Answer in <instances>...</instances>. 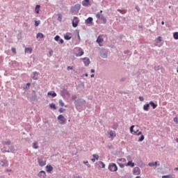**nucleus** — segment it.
<instances>
[{"label": "nucleus", "mask_w": 178, "mask_h": 178, "mask_svg": "<svg viewBox=\"0 0 178 178\" xmlns=\"http://www.w3.org/2000/svg\"><path fill=\"white\" fill-rule=\"evenodd\" d=\"M79 18L77 17H74L72 20V27H77L79 26Z\"/></svg>", "instance_id": "6"}, {"label": "nucleus", "mask_w": 178, "mask_h": 178, "mask_svg": "<svg viewBox=\"0 0 178 178\" xmlns=\"http://www.w3.org/2000/svg\"><path fill=\"white\" fill-rule=\"evenodd\" d=\"M143 110H145L146 112L149 111V104H146L143 106Z\"/></svg>", "instance_id": "22"}, {"label": "nucleus", "mask_w": 178, "mask_h": 178, "mask_svg": "<svg viewBox=\"0 0 178 178\" xmlns=\"http://www.w3.org/2000/svg\"><path fill=\"white\" fill-rule=\"evenodd\" d=\"M1 162V166L5 167V166H8V160L6 159H2L0 161Z\"/></svg>", "instance_id": "20"}, {"label": "nucleus", "mask_w": 178, "mask_h": 178, "mask_svg": "<svg viewBox=\"0 0 178 178\" xmlns=\"http://www.w3.org/2000/svg\"><path fill=\"white\" fill-rule=\"evenodd\" d=\"M100 56H101V58H103L104 59H106V58H108V54L104 51H101Z\"/></svg>", "instance_id": "14"}, {"label": "nucleus", "mask_w": 178, "mask_h": 178, "mask_svg": "<svg viewBox=\"0 0 178 178\" xmlns=\"http://www.w3.org/2000/svg\"><path fill=\"white\" fill-rule=\"evenodd\" d=\"M40 8H41V6L40 5H36L35 10L36 12V13L38 15V13H40Z\"/></svg>", "instance_id": "27"}, {"label": "nucleus", "mask_w": 178, "mask_h": 178, "mask_svg": "<svg viewBox=\"0 0 178 178\" xmlns=\"http://www.w3.org/2000/svg\"><path fill=\"white\" fill-rule=\"evenodd\" d=\"M149 105H150L153 109H156L157 106H158V104H155L154 102L152 101H150L149 103Z\"/></svg>", "instance_id": "18"}, {"label": "nucleus", "mask_w": 178, "mask_h": 178, "mask_svg": "<svg viewBox=\"0 0 178 178\" xmlns=\"http://www.w3.org/2000/svg\"><path fill=\"white\" fill-rule=\"evenodd\" d=\"M106 148H108V149H113V146L112 145H108L106 146Z\"/></svg>", "instance_id": "49"}, {"label": "nucleus", "mask_w": 178, "mask_h": 178, "mask_svg": "<svg viewBox=\"0 0 178 178\" xmlns=\"http://www.w3.org/2000/svg\"><path fill=\"white\" fill-rule=\"evenodd\" d=\"M83 60L85 66H90V64L91 63V61H90V58L85 57L83 58Z\"/></svg>", "instance_id": "8"}, {"label": "nucleus", "mask_w": 178, "mask_h": 178, "mask_svg": "<svg viewBox=\"0 0 178 178\" xmlns=\"http://www.w3.org/2000/svg\"><path fill=\"white\" fill-rule=\"evenodd\" d=\"M74 104L75 105L76 109L79 111L81 109V108H83V106L84 105V104H86V100H84L83 99H78L74 101Z\"/></svg>", "instance_id": "1"}, {"label": "nucleus", "mask_w": 178, "mask_h": 178, "mask_svg": "<svg viewBox=\"0 0 178 178\" xmlns=\"http://www.w3.org/2000/svg\"><path fill=\"white\" fill-rule=\"evenodd\" d=\"M59 44H63V42H65V41L63 40V39H59Z\"/></svg>", "instance_id": "58"}, {"label": "nucleus", "mask_w": 178, "mask_h": 178, "mask_svg": "<svg viewBox=\"0 0 178 178\" xmlns=\"http://www.w3.org/2000/svg\"><path fill=\"white\" fill-rule=\"evenodd\" d=\"M96 17H97V19H100L101 18V15H99V13H97V15H96Z\"/></svg>", "instance_id": "55"}, {"label": "nucleus", "mask_w": 178, "mask_h": 178, "mask_svg": "<svg viewBox=\"0 0 178 178\" xmlns=\"http://www.w3.org/2000/svg\"><path fill=\"white\" fill-rule=\"evenodd\" d=\"M118 165H119L120 168H124V164H123V163H118Z\"/></svg>", "instance_id": "57"}, {"label": "nucleus", "mask_w": 178, "mask_h": 178, "mask_svg": "<svg viewBox=\"0 0 178 178\" xmlns=\"http://www.w3.org/2000/svg\"><path fill=\"white\" fill-rule=\"evenodd\" d=\"M45 37L44 35H43L42 33H38L37 35H36V38H44Z\"/></svg>", "instance_id": "26"}, {"label": "nucleus", "mask_w": 178, "mask_h": 178, "mask_svg": "<svg viewBox=\"0 0 178 178\" xmlns=\"http://www.w3.org/2000/svg\"><path fill=\"white\" fill-rule=\"evenodd\" d=\"M129 51L128 50H126L124 51V54H128Z\"/></svg>", "instance_id": "63"}, {"label": "nucleus", "mask_w": 178, "mask_h": 178, "mask_svg": "<svg viewBox=\"0 0 178 178\" xmlns=\"http://www.w3.org/2000/svg\"><path fill=\"white\" fill-rule=\"evenodd\" d=\"M127 166H130L131 168H134V163H133L132 161H128Z\"/></svg>", "instance_id": "31"}, {"label": "nucleus", "mask_w": 178, "mask_h": 178, "mask_svg": "<svg viewBox=\"0 0 178 178\" xmlns=\"http://www.w3.org/2000/svg\"><path fill=\"white\" fill-rule=\"evenodd\" d=\"M93 20L94 19H92V17H89L87 18V19H86L85 23H86V24H92Z\"/></svg>", "instance_id": "13"}, {"label": "nucleus", "mask_w": 178, "mask_h": 178, "mask_svg": "<svg viewBox=\"0 0 178 178\" xmlns=\"http://www.w3.org/2000/svg\"><path fill=\"white\" fill-rule=\"evenodd\" d=\"M72 9L74 12H79L81 9V5L76 4L75 6L72 7Z\"/></svg>", "instance_id": "7"}, {"label": "nucleus", "mask_w": 178, "mask_h": 178, "mask_svg": "<svg viewBox=\"0 0 178 178\" xmlns=\"http://www.w3.org/2000/svg\"><path fill=\"white\" fill-rule=\"evenodd\" d=\"M38 163L39 166L42 168V167L45 166V165H47V161H44L43 156H40V157L38 158Z\"/></svg>", "instance_id": "3"}, {"label": "nucleus", "mask_w": 178, "mask_h": 178, "mask_svg": "<svg viewBox=\"0 0 178 178\" xmlns=\"http://www.w3.org/2000/svg\"><path fill=\"white\" fill-rule=\"evenodd\" d=\"M31 78L33 79V80H38V72H33L31 75Z\"/></svg>", "instance_id": "12"}, {"label": "nucleus", "mask_w": 178, "mask_h": 178, "mask_svg": "<svg viewBox=\"0 0 178 178\" xmlns=\"http://www.w3.org/2000/svg\"><path fill=\"white\" fill-rule=\"evenodd\" d=\"M100 19L103 21L104 24L106 23V18L104 15H102Z\"/></svg>", "instance_id": "36"}, {"label": "nucleus", "mask_w": 178, "mask_h": 178, "mask_svg": "<svg viewBox=\"0 0 178 178\" xmlns=\"http://www.w3.org/2000/svg\"><path fill=\"white\" fill-rule=\"evenodd\" d=\"M65 40H66L67 41H69L70 40H72V36H69L68 35H65L64 36Z\"/></svg>", "instance_id": "37"}, {"label": "nucleus", "mask_w": 178, "mask_h": 178, "mask_svg": "<svg viewBox=\"0 0 178 178\" xmlns=\"http://www.w3.org/2000/svg\"><path fill=\"white\" fill-rule=\"evenodd\" d=\"M4 144H6V145H10L11 142H10V140H8V141L4 142Z\"/></svg>", "instance_id": "52"}, {"label": "nucleus", "mask_w": 178, "mask_h": 178, "mask_svg": "<svg viewBox=\"0 0 178 178\" xmlns=\"http://www.w3.org/2000/svg\"><path fill=\"white\" fill-rule=\"evenodd\" d=\"M92 156L94 159H96V161H98V159H99V156H98L97 154H93Z\"/></svg>", "instance_id": "41"}, {"label": "nucleus", "mask_w": 178, "mask_h": 178, "mask_svg": "<svg viewBox=\"0 0 178 178\" xmlns=\"http://www.w3.org/2000/svg\"><path fill=\"white\" fill-rule=\"evenodd\" d=\"M74 178H83L81 176L79 175V176H75Z\"/></svg>", "instance_id": "62"}, {"label": "nucleus", "mask_w": 178, "mask_h": 178, "mask_svg": "<svg viewBox=\"0 0 178 178\" xmlns=\"http://www.w3.org/2000/svg\"><path fill=\"white\" fill-rule=\"evenodd\" d=\"M30 86H31V83H27L26 85V88H30Z\"/></svg>", "instance_id": "54"}, {"label": "nucleus", "mask_w": 178, "mask_h": 178, "mask_svg": "<svg viewBox=\"0 0 178 178\" xmlns=\"http://www.w3.org/2000/svg\"><path fill=\"white\" fill-rule=\"evenodd\" d=\"M91 161L92 162H95V159H92Z\"/></svg>", "instance_id": "64"}, {"label": "nucleus", "mask_w": 178, "mask_h": 178, "mask_svg": "<svg viewBox=\"0 0 178 178\" xmlns=\"http://www.w3.org/2000/svg\"><path fill=\"white\" fill-rule=\"evenodd\" d=\"M15 152V147L10 146L8 150L5 149L4 152Z\"/></svg>", "instance_id": "21"}, {"label": "nucleus", "mask_w": 178, "mask_h": 178, "mask_svg": "<svg viewBox=\"0 0 178 178\" xmlns=\"http://www.w3.org/2000/svg\"><path fill=\"white\" fill-rule=\"evenodd\" d=\"M134 134H136V136H141V134H143V132L140 131L138 129H136L134 131Z\"/></svg>", "instance_id": "25"}, {"label": "nucleus", "mask_w": 178, "mask_h": 178, "mask_svg": "<svg viewBox=\"0 0 178 178\" xmlns=\"http://www.w3.org/2000/svg\"><path fill=\"white\" fill-rule=\"evenodd\" d=\"M154 69L155 72H158V70H159V69H160V67L159 66H154Z\"/></svg>", "instance_id": "51"}, {"label": "nucleus", "mask_w": 178, "mask_h": 178, "mask_svg": "<svg viewBox=\"0 0 178 178\" xmlns=\"http://www.w3.org/2000/svg\"><path fill=\"white\" fill-rule=\"evenodd\" d=\"M57 119L60 121V124H66V118H65L63 115H59Z\"/></svg>", "instance_id": "4"}, {"label": "nucleus", "mask_w": 178, "mask_h": 178, "mask_svg": "<svg viewBox=\"0 0 178 178\" xmlns=\"http://www.w3.org/2000/svg\"><path fill=\"white\" fill-rule=\"evenodd\" d=\"M25 52H27V54H31V52H33V48L26 47L25 48Z\"/></svg>", "instance_id": "23"}, {"label": "nucleus", "mask_w": 178, "mask_h": 178, "mask_svg": "<svg viewBox=\"0 0 178 178\" xmlns=\"http://www.w3.org/2000/svg\"><path fill=\"white\" fill-rule=\"evenodd\" d=\"M38 176L39 177H41V178H45V177H47V173L45 172V171L41 170V171L38 173Z\"/></svg>", "instance_id": "11"}, {"label": "nucleus", "mask_w": 178, "mask_h": 178, "mask_svg": "<svg viewBox=\"0 0 178 178\" xmlns=\"http://www.w3.org/2000/svg\"><path fill=\"white\" fill-rule=\"evenodd\" d=\"M57 17H58L57 20H58V22H62V14H60V13L57 14Z\"/></svg>", "instance_id": "32"}, {"label": "nucleus", "mask_w": 178, "mask_h": 178, "mask_svg": "<svg viewBox=\"0 0 178 178\" xmlns=\"http://www.w3.org/2000/svg\"><path fill=\"white\" fill-rule=\"evenodd\" d=\"M173 38L175 40H178V32H175L173 33Z\"/></svg>", "instance_id": "38"}, {"label": "nucleus", "mask_w": 178, "mask_h": 178, "mask_svg": "<svg viewBox=\"0 0 178 178\" xmlns=\"http://www.w3.org/2000/svg\"><path fill=\"white\" fill-rule=\"evenodd\" d=\"M99 165H102V168L104 169L105 168V163L102 161H99Z\"/></svg>", "instance_id": "42"}, {"label": "nucleus", "mask_w": 178, "mask_h": 178, "mask_svg": "<svg viewBox=\"0 0 178 178\" xmlns=\"http://www.w3.org/2000/svg\"><path fill=\"white\" fill-rule=\"evenodd\" d=\"M77 98V96L76 95H72L71 97V101H74Z\"/></svg>", "instance_id": "44"}, {"label": "nucleus", "mask_w": 178, "mask_h": 178, "mask_svg": "<svg viewBox=\"0 0 178 178\" xmlns=\"http://www.w3.org/2000/svg\"><path fill=\"white\" fill-rule=\"evenodd\" d=\"M65 111H66V109H65L63 108H60L58 110V112H60V113H63V112H65Z\"/></svg>", "instance_id": "45"}, {"label": "nucleus", "mask_w": 178, "mask_h": 178, "mask_svg": "<svg viewBox=\"0 0 178 178\" xmlns=\"http://www.w3.org/2000/svg\"><path fill=\"white\" fill-rule=\"evenodd\" d=\"M83 163L85 165H86V166H88V168H90L91 165H90V163H88V161H83Z\"/></svg>", "instance_id": "50"}, {"label": "nucleus", "mask_w": 178, "mask_h": 178, "mask_svg": "<svg viewBox=\"0 0 178 178\" xmlns=\"http://www.w3.org/2000/svg\"><path fill=\"white\" fill-rule=\"evenodd\" d=\"M102 41H104V39H102V38H98L97 39V42H98L99 44L101 43V42H102Z\"/></svg>", "instance_id": "48"}, {"label": "nucleus", "mask_w": 178, "mask_h": 178, "mask_svg": "<svg viewBox=\"0 0 178 178\" xmlns=\"http://www.w3.org/2000/svg\"><path fill=\"white\" fill-rule=\"evenodd\" d=\"M82 5L83 6H91V2L90 1H83Z\"/></svg>", "instance_id": "17"}, {"label": "nucleus", "mask_w": 178, "mask_h": 178, "mask_svg": "<svg viewBox=\"0 0 178 178\" xmlns=\"http://www.w3.org/2000/svg\"><path fill=\"white\" fill-rule=\"evenodd\" d=\"M162 178H175V177H173V175H163Z\"/></svg>", "instance_id": "34"}, {"label": "nucleus", "mask_w": 178, "mask_h": 178, "mask_svg": "<svg viewBox=\"0 0 178 178\" xmlns=\"http://www.w3.org/2000/svg\"><path fill=\"white\" fill-rule=\"evenodd\" d=\"M11 51H12L13 54H14L15 55H16V54H17V52H16V48L12 47V48H11Z\"/></svg>", "instance_id": "46"}, {"label": "nucleus", "mask_w": 178, "mask_h": 178, "mask_svg": "<svg viewBox=\"0 0 178 178\" xmlns=\"http://www.w3.org/2000/svg\"><path fill=\"white\" fill-rule=\"evenodd\" d=\"M138 99L141 102L144 101V97H141V96H139L138 97Z\"/></svg>", "instance_id": "56"}, {"label": "nucleus", "mask_w": 178, "mask_h": 178, "mask_svg": "<svg viewBox=\"0 0 178 178\" xmlns=\"http://www.w3.org/2000/svg\"><path fill=\"white\" fill-rule=\"evenodd\" d=\"M40 23H41V21H40V20H38V21L35 20V27H38V26H40Z\"/></svg>", "instance_id": "40"}, {"label": "nucleus", "mask_w": 178, "mask_h": 178, "mask_svg": "<svg viewBox=\"0 0 178 178\" xmlns=\"http://www.w3.org/2000/svg\"><path fill=\"white\" fill-rule=\"evenodd\" d=\"M108 169L110 172H118V165L115 163H111L108 165Z\"/></svg>", "instance_id": "2"}, {"label": "nucleus", "mask_w": 178, "mask_h": 178, "mask_svg": "<svg viewBox=\"0 0 178 178\" xmlns=\"http://www.w3.org/2000/svg\"><path fill=\"white\" fill-rule=\"evenodd\" d=\"M47 168V172L48 173H51V172H52V170H54V168L52 167V165H47L46 166Z\"/></svg>", "instance_id": "19"}, {"label": "nucleus", "mask_w": 178, "mask_h": 178, "mask_svg": "<svg viewBox=\"0 0 178 178\" xmlns=\"http://www.w3.org/2000/svg\"><path fill=\"white\" fill-rule=\"evenodd\" d=\"M144 138H145V137L144 136V135L141 134L140 137L138 138V141L139 143H142V141H144Z\"/></svg>", "instance_id": "30"}, {"label": "nucleus", "mask_w": 178, "mask_h": 178, "mask_svg": "<svg viewBox=\"0 0 178 178\" xmlns=\"http://www.w3.org/2000/svg\"><path fill=\"white\" fill-rule=\"evenodd\" d=\"M54 40L55 41H59V40H60V36H59L58 35H56Z\"/></svg>", "instance_id": "43"}, {"label": "nucleus", "mask_w": 178, "mask_h": 178, "mask_svg": "<svg viewBox=\"0 0 178 178\" xmlns=\"http://www.w3.org/2000/svg\"><path fill=\"white\" fill-rule=\"evenodd\" d=\"M148 166H150L151 168L154 167V166H160V164H158V161H155V162H151L148 163Z\"/></svg>", "instance_id": "16"}, {"label": "nucleus", "mask_w": 178, "mask_h": 178, "mask_svg": "<svg viewBox=\"0 0 178 178\" xmlns=\"http://www.w3.org/2000/svg\"><path fill=\"white\" fill-rule=\"evenodd\" d=\"M75 49L77 51V53L76 54V56H83L84 55V51L83 49L80 47H76Z\"/></svg>", "instance_id": "5"}, {"label": "nucleus", "mask_w": 178, "mask_h": 178, "mask_svg": "<svg viewBox=\"0 0 178 178\" xmlns=\"http://www.w3.org/2000/svg\"><path fill=\"white\" fill-rule=\"evenodd\" d=\"M135 9H136L137 12H140V8L138 6H136Z\"/></svg>", "instance_id": "60"}, {"label": "nucleus", "mask_w": 178, "mask_h": 178, "mask_svg": "<svg viewBox=\"0 0 178 178\" xmlns=\"http://www.w3.org/2000/svg\"><path fill=\"white\" fill-rule=\"evenodd\" d=\"M133 173L134 175H140V173H141V170L140 169V168L138 167H135L134 169H133Z\"/></svg>", "instance_id": "10"}, {"label": "nucleus", "mask_w": 178, "mask_h": 178, "mask_svg": "<svg viewBox=\"0 0 178 178\" xmlns=\"http://www.w3.org/2000/svg\"><path fill=\"white\" fill-rule=\"evenodd\" d=\"M47 95H51V97H52L53 98H55V97H56V92H49L47 93Z\"/></svg>", "instance_id": "24"}, {"label": "nucleus", "mask_w": 178, "mask_h": 178, "mask_svg": "<svg viewBox=\"0 0 178 178\" xmlns=\"http://www.w3.org/2000/svg\"><path fill=\"white\" fill-rule=\"evenodd\" d=\"M33 148H34L35 149H37L38 148V143L37 142L33 143Z\"/></svg>", "instance_id": "33"}, {"label": "nucleus", "mask_w": 178, "mask_h": 178, "mask_svg": "<svg viewBox=\"0 0 178 178\" xmlns=\"http://www.w3.org/2000/svg\"><path fill=\"white\" fill-rule=\"evenodd\" d=\"M130 131L131 134L134 133V125L131 126Z\"/></svg>", "instance_id": "47"}, {"label": "nucleus", "mask_w": 178, "mask_h": 178, "mask_svg": "<svg viewBox=\"0 0 178 178\" xmlns=\"http://www.w3.org/2000/svg\"><path fill=\"white\" fill-rule=\"evenodd\" d=\"M109 134H110V137H111V138H113V137H116V134L113 131H110Z\"/></svg>", "instance_id": "28"}, {"label": "nucleus", "mask_w": 178, "mask_h": 178, "mask_svg": "<svg viewBox=\"0 0 178 178\" xmlns=\"http://www.w3.org/2000/svg\"><path fill=\"white\" fill-rule=\"evenodd\" d=\"M33 94L31 95L30 97V100L32 101L33 102L37 101V94L35 93V90H33Z\"/></svg>", "instance_id": "9"}, {"label": "nucleus", "mask_w": 178, "mask_h": 178, "mask_svg": "<svg viewBox=\"0 0 178 178\" xmlns=\"http://www.w3.org/2000/svg\"><path fill=\"white\" fill-rule=\"evenodd\" d=\"M155 41H156V44H159V42H161V41H162V37L159 36L157 38L155 39Z\"/></svg>", "instance_id": "29"}, {"label": "nucleus", "mask_w": 178, "mask_h": 178, "mask_svg": "<svg viewBox=\"0 0 178 178\" xmlns=\"http://www.w3.org/2000/svg\"><path fill=\"white\" fill-rule=\"evenodd\" d=\"M61 94H62V97H66V95H70V93L66 89H63L61 91Z\"/></svg>", "instance_id": "15"}, {"label": "nucleus", "mask_w": 178, "mask_h": 178, "mask_svg": "<svg viewBox=\"0 0 178 178\" xmlns=\"http://www.w3.org/2000/svg\"><path fill=\"white\" fill-rule=\"evenodd\" d=\"M90 73H95V70L92 69V70H90Z\"/></svg>", "instance_id": "61"}, {"label": "nucleus", "mask_w": 178, "mask_h": 178, "mask_svg": "<svg viewBox=\"0 0 178 178\" xmlns=\"http://www.w3.org/2000/svg\"><path fill=\"white\" fill-rule=\"evenodd\" d=\"M67 70H73V67L72 66L67 67Z\"/></svg>", "instance_id": "53"}, {"label": "nucleus", "mask_w": 178, "mask_h": 178, "mask_svg": "<svg viewBox=\"0 0 178 178\" xmlns=\"http://www.w3.org/2000/svg\"><path fill=\"white\" fill-rule=\"evenodd\" d=\"M49 106L51 109H56V105L54 103L50 104Z\"/></svg>", "instance_id": "35"}, {"label": "nucleus", "mask_w": 178, "mask_h": 178, "mask_svg": "<svg viewBox=\"0 0 178 178\" xmlns=\"http://www.w3.org/2000/svg\"><path fill=\"white\" fill-rule=\"evenodd\" d=\"M58 104L60 106H65V103L63 102V101L62 99L58 100Z\"/></svg>", "instance_id": "39"}, {"label": "nucleus", "mask_w": 178, "mask_h": 178, "mask_svg": "<svg viewBox=\"0 0 178 178\" xmlns=\"http://www.w3.org/2000/svg\"><path fill=\"white\" fill-rule=\"evenodd\" d=\"M113 130H116V129H118V125L117 124H114L113 126Z\"/></svg>", "instance_id": "59"}]
</instances>
